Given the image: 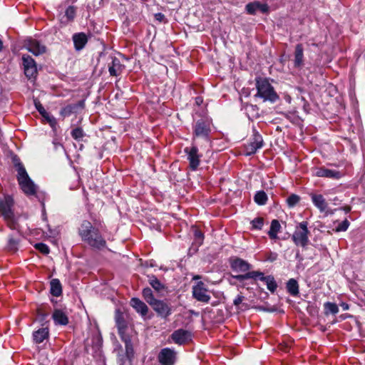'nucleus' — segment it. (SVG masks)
<instances>
[{
    "instance_id": "1",
    "label": "nucleus",
    "mask_w": 365,
    "mask_h": 365,
    "mask_svg": "<svg viewBox=\"0 0 365 365\" xmlns=\"http://www.w3.org/2000/svg\"><path fill=\"white\" fill-rule=\"evenodd\" d=\"M78 235L81 240L96 250L106 247V241L98 227H94L88 220H83L79 228Z\"/></svg>"
},
{
    "instance_id": "2",
    "label": "nucleus",
    "mask_w": 365,
    "mask_h": 365,
    "mask_svg": "<svg viewBox=\"0 0 365 365\" xmlns=\"http://www.w3.org/2000/svg\"><path fill=\"white\" fill-rule=\"evenodd\" d=\"M14 166L17 171V180L22 191L27 195H34L36 193V187L34 182L29 178L24 165L19 158H13Z\"/></svg>"
},
{
    "instance_id": "3",
    "label": "nucleus",
    "mask_w": 365,
    "mask_h": 365,
    "mask_svg": "<svg viewBox=\"0 0 365 365\" xmlns=\"http://www.w3.org/2000/svg\"><path fill=\"white\" fill-rule=\"evenodd\" d=\"M255 86L257 93L255 97L263 99L264 101L275 103L279 99L278 94L274 91V87L269 83L267 78H256Z\"/></svg>"
},
{
    "instance_id": "4",
    "label": "nucleus",
    "mask_w": 365,
    "mask_h": 365,
    "mask_svg": "<svg viewBox=\"0 0 365 365\" xmlns=\"http://www.w3.org/2000/svg\"><path fill=\"white\" fill-rule=\"evenodd\" d=\"M212 120L208 118H201L192 124V142L196 143L197 138H202L208 143L210 140Z\"/></svg>"
},
{
    "instance_id": "5",
    "label": "nucleus",
    "mask_w": 365,
    "mask_h": 365,
    "mask_svg": "<svg viewBox=\"0 0 365 365\" xmlns=\"http://www.w3.org/2000/svg\"><path fill=\"white\" fill-rule=\"evenodd\" d=\"M14 200L11 196L6 195L4 199L0 200V212L8 227L11 230L18 228V223L15 219L12 210Z\"/></svg>"
},
{
    "instance_id": "6",
    "label": "nucleus",
    "mask_w": 365,
    "mask_h": 365,
    "mask_svg": "<svg viewBox=\"0 0 365 365\" xmlns=\"http://www.w3.org/2000/svg\"><path fill=\"white\" fill-rule=\"evenodd\" d=\"M240 282L244 281L248 279H259L265 283L267 288L272 293H274L277 288V284L272 275L264 276V273L259 271H251L247 272L244 274H238L233 277Z\"/></svg>"
},
{
    "instance_id": "7",
    "label": "nucleus",
    "mask_w": 365,
    "mask_h": 365,
    "mask_svg": "<svg viewBox=\"0 0 365 365\" xmlns=\"http://www.w3.org/2000/svg\"><path fill=\"white\" fill-rule=\"evenodd\" d=\"M309 235L310 232L308 229V222L302 221L296 225L292 235V240L297 246L304 248L309 244Z\"/></svg>"
},
{
    "instance_id": "8",
    "label": "nucleus",
    "mask_w": 365,
    "mask_h": 365,
    "mask_svg": "<svg viewBox=\"0 0 365 365\" xmlns=\"http://www.w3.org/2000/svg\"><path fill=\"white\" fill-rule=\"evenodd\" d=\"M252 135L250 137L249 142L245 145L247 155H251L262 148L264 145L262 136L254 128L252 130Z\"/></svg>"
},
{
    "instance_id": "9",
    "label": "nucleus",
    "mask_w": 365,
    "mask_h": 365,
    "mask_svg": "<svg viewBox=\"0 0 365 365\" xmlns=\"http://www.w3.org/2000/svg\"><path fill=\"white\" fill-rule=\"evenodd\" d=\"M184 152L187 155L190 168L192 170H196L200 164L201 158L202 157V155L199 153L196 143L192 142L191 147L185 148Z\"/></svg>"
},
{
    "instance_id": "10",
    "label": "nucleus",
    "mask_w": 365,
    "mask_h": 365,
    "mask_svg": "<svg viewBox=\"0 0 365 365\" xmlns=\"http://www.w3.org/2000/svg\"><path fill=\"white\" fill-rule=\"evenodd\" d=\"M192 297L198 302L208 303L210 296L207 294V289L202 282H198L192 289Z\"/></svg>"
},
{
    "instance_id": "11",
    "label": "nucleus",
    "mask_w": 365,
    "mask_h": 365,
    "mask_svg": "<svg viewBox=\"0 0 365 365\" xmlns=\"http://www.w3.org/2000/svg\"><path fill=\"white\" fill-rule=\"evenodd\" d=\"M22 62L25 76L29 79L36 78L38 72L34 59L29 55H24Z\"/></svg>"
},
{
    "instance_id": "12",
    "label": "nucleus",
    "mask_w": 365,
    "mask_h": 365,
    "mask_svg": "<svg viewBox=\"0 0 365 365\" xmlns=\"http://www.w3.org/2000/svg\"><path fill=\"white\" fill-rule=\"evenodd\" d=\"M158 359L161 365H174L176 352L170 348H163L159 352Z\"/></svg>"
},
{
    "instance_id": "13",
    "label": "nucleus",
    "mask_w": 365,
    "mask_h": 365,
    "mask_svg": "<svg viewBox=\"0 0 365 365\" xmlns=\"http://www.w3.org/2000/svg\"><path fill=\"white\" fill-rule=\"evenodd\" d=\"M24 47L35 56L41 55L46 52V46L38 40L29 38L24 41Z\"/></svg>"
},
{
    "instance_id": "14",
    "label": "nucleus",
    "mask_w": 365,
    "mask_h": 365,
    "mask_svg": "<svg viewBox=\"0 0 365 365\" xmlns=\"http://www.w3.org/2000/svg\"><path fill=\"white\" fill-rule=\"evenodd\" d=\"M150 306L162 318H167L172 313L170 305L163 300L156 299Z\"/></svg>"
},
{
    "instance_id": "15",
    "label": "nucleus",
    "mask_w": 365,
    "mask_h": 365,
    "mask_svg": "<svg viewBox=\"0 0 365 365\" xmlns=\"http://www.w3.org/2000/svg\"><path fill=\"white\" fill-rule=\"evenodd\" d=\"M314 175L319 178L339 180L344 175V174L339 170H330L325 167H320L316 169Z\"/></svg>"
},
{
    "instance_id": "16",
    "label": "nucleus",
    "mask_w": 365,
    "mask_h": 365,
    "mask_svg": "<svg viewBox=\"0 0 365 365\" xmlns=\"http://www.w3.org/2000/svg\"><path fill=\"white\" fill-rule=\"evenodd\" d=\"M170 338L176 344L182 345L191 339V334L189 331L179 329L173 332Z\"/></svg>"
},
{
    "instance_id": "17",
    "label": "nucleus",
    "mask_w": 365,
    "mask_h": 365,
    "mask_svg": "<svg viewBox=\"0 0 365 365\" xmlns=\"http://www.w3.org/2000/svg\"><path fill=\"white\" fill-rule=\"evenodd\" d=\"M115 320L119 336H123L128 335L126 334V330L128 328L127 322L124 318L123 313L121 312L119 309L115 311Z\"/></svg>"
},
{
    "instance_id": "18",
    "label": "nucleus",
    "mask_w": 365,
    "mask_h": 365,
    "mask_svg": "<svg viewBox=\"0 0 365 365\" xmlns=\"http://www.w3.org/2000/svg\"><path fill=\"white\" fill-rule=\"evenodd\" d=\"M268 9V6L266 4L257 1L249 3L245 6L247 13L250 15H255L257 11H260L263 14L267 13Z\"/></svg>"
},
{
    "instance_id": "19",
    "label": "nucleus",
    "mask_w": 365,
    "mask_h": 365,
    "mask_svg": "<svg viewBox=\"0 0 365 365\" xmlns=\"http://www.w3.org/2000/svg\"><path fill=\"white\" fill-rule=\"evenodd\" d=\"M310 197L314 206L317 207L321 212L327 211L328 203L322 195L311 193Z\"/></svg>"
},
{
    "instance_id": "20",
    "label": "nucleus",
    "mask_w": 365,
    "mask_h": 365,
    "mask_svg": "<svg viewBox=\"0 0 365 365\" xmlns=\"http://www.w3.org/2000/svg\"><path fill=\"white\" fill-rule=\"evenodd\" d=\"M74 48L76 51L82 50L88 43V37L83 32L76 33L72 37Z\"/></svg>"
},
{
    "instance_id": "21",
    "label": "nucleus",
    "mask_w": 365,
    "mask_h": 365,
    "mask_svg": "<svg viewBox=\"0 0 365 365\" xmlns=\"http://www.w3.org/2000/svg\"><path fill=\"white\" fill-rule=\"evenodd\" d=\"M125 66L121 64L120 60L114 57L112 58L111 63L108 66V71L112 76H118L121 74Z\"/></svg>"
},
{
    "instance_id": "22",
    "label": "nucleus",
    "mask_w": 365,
    "mask_h": 365,
    "mask_svg": "<svg viewBox=\"0 0 365 365\" xmlns=\"http://www.w3.org/2000/svg\"><path fill=\"white\" fill-rule=\"evenodd\" d=\"M294 65L297 68H301L304 66V48L301 43L295 46Z\"/></svg>"
},
{
    "instance_id": "23",
    "label": "nucleus",
    "mask_w": 365,
    "mask_h": 365,
    "mask_svg": "<svg viewBox=\"0 0 365 365\" xmlns=\"http://www.w3.org/2000/svg\"><path fill=\"white\" fill-rule=\"evenodd\" d=\"M52 319L57 325L66 326L69 322L68 316L61 309H55L52 314Z\"/></svg>"
},
{
    "instance_id": "24",
    "label": "nucleus",
    "mask_w": 365,
    "mask_h": 365,
    "mask_svg": "<svg viewBox=\"0 0 365 365\" xmlns=\"http://www.w3.org/2000/svg\"><path fill=\"white\" fill-rule=\"evenodd\" d=\"M130 305L135 310L140 313L143 317L145 316L148 312V306L138 298L133 297L130 299Z\"/></svg>"
},
{
    "instance_id": "25",
    "label": "nucleus",
    "mask_w": 365,
    "mask_h": 365,
    "mask_svg": "<svg viewBox=\"0 0 365 365\" xmlns=\"http://www.w3.org/2000/svg\"><path fill=\"white\" fill-rule=\"evenodd\" d=\"M231 267L235 271L245 272L250 270V264L242 259L236 258L231 262Z\"/></svg>"
},
{
    "instance_id": "26",
    "label": "nucleus",
    "mask_w": 365,
    "mask_h": 365,
    "mask_svg": "<svg viewBox=\"0 0 365 365\" xmlns=\"http://www.w3.org/2000/svg\"><path fill=\"white\" fill-rule=\"evenodd\" d=\"M49 336V330L48 327H42L34 331L33 339L36 344L42 343Z\"/></svg>"
},
{
    "instance_id": "27",
    "label": "nucleus",
    "mask_w": 365,
    "mask_h": 365,
    "mask_svg": "<svg viewBox=\"0 0 365 365\" xmlns=\"http://www.w3.org/2000/svg\"><path fill=\"white\" fill-rule=\"evenodd\" d=\"M34 105L38 113L53 126L56 123L55 118L46 110L39 101L34 100Z\"/></svg>"
},
{
    "instance_id": "28",
    "label": "nucleus",
    "mask_w": 365,
    "mask_h": 365,
    "mask_svg": "<svg viewBox=\"0 0 365 365\" xmlns=\"http://www.w3.org/2000/svg\"><path fill=\"white\" fill-rule=\"evenodd\" d=\"M20 238L17 235H10L8 239L6 249L11 252H16L19 250Z\"/></svg>"
},
{
    "instance_id": "29",
    "label": "nucleus",
    "mask_w": 365,
    "mask_h": 365,
    "mask_svg": "<svg viewBox=\"0 0 365 365\" xmlns=\"http://www.w3.org/2000/svg\"><path fill=\"white\" fill-rule=\"evenodd\" d=\"M120 339L125 343V354L128 359H131L134 355V350L130 337L128 335L120 336Z\"/></svg>"
},
{
    "instance_id": "30",
    "label": "nucleus",
    "mask_w": 365,
    "mask_h": 365,
    "mask_svg": "<svg viewBox=\"0 0 365 365\" xmlns=\"http://www.w3.org/2000/svg\"><path fill=\"white\" fill-rule=\"evenodd\" d=\"M281 225L277 220H273L271 222L270 229L268 232V235L272 240L278 239L277 234L280 232Z\"/></svg>"
},
{
    "instance_id": "31",
    "label": "nucleus",
    "mask_w": 365,
    "mask_h": 365,
    "mask_svg": "<svg viewBox=\"0 0 365 365\" xmlns=\"http://www.w3.org/2000/svg\"><path fill=\"white\" fill-rule=\"evenodd\" d=\"M50 292L54 297H59L62 294V286L58 279H53L50 282Z\"/></svg>"
},
{
    "instance_id": "32",
    "label": "nucleus",
    "mask_w": 365,
    "mask_h": 365,
    "mask_svg": "<svg viewBox=\"0 0 365 365\" xmlns=\"http://www.w3.org/2000/svg\"><path fill=\"white\" fill-rule=\"evenodd\" d=\"M287 289L290 295L296 297L299 294V284L296 279H290L287 283Z\"/></svg>"
},
{
    "instance_id": "33",
    "label": "nucleus",
    "mask_w": 365,
    "mask_h": 365,
    "mask_svg": "<svg viewBox=\"0 0 365 365\" xmlns=\"http://www.w3.org/2000/svg\"><path fill=\"white\" fill-rule=\"evenodd\" d=\"M148 278L149 284L157 292H160L165 289V285L155 275L148 276Z\"/></svg>"
},
{
    "instance_id": "34",
    "label": "nucleus",
    "mask_w": 365,
    "mask_h": 365,
    "mask_svg": "<svg viewBox=\"0 0 365 365\" xmlns=\"http://www.w3.org/2000/svg\"><path fill=\"white\" fill-rule=\"evenodd\" d=\"M324 314H336L339 312V307L336 304L327 302L324 304Z\"/></svg>"
},
{
    "instance_id": "35",
    "label": "nucleus",
    "mask_w": 365,
    "mask_h": 365,
    "mask_svg": "<svg viewBox=\"0 0 365 365\" xmlns=\"http://www.w3.org/2000/svg\"><path fill=\"white\" fill-rule=\"evenodd\" d=\"M255 202L259 205H264L267 203L268 197L264 191H258L254 197Z\"/></svg>"
},
{
    "instance_id": "36",
    "label": "nucleus",
    "mask_w": 365,
    "mask_h": 365,
    "mask_svg": "<svg viewBox=\"0 0 365 365\" xmlns=\"http://www.w3.org/2000/svg\"><path fill=\"white\" fill-rule=\"evenodd\" d=\"M142 294L144 299L150 305H151L153 302H154L157 299L155 298L152 289L149 287L144 288L143 289Z\"/></svg>"
},
{
    "instance_id": "37",
    "label": "nucleus",
    "mask_w": 365,
    "mask_h": 365,
    "mask_svg": "<svg viewBox=\"0 0 365 365\" xmlns=\"http://www.w3.org/2000/svg\"><path fill=\"white\" fill-rule=\"evenodd\" d=\"M77 107H78L77 104L68 105L61 110L60 113L64 118L69 116L73 113H74L76 111V109L77 108Z\"/></svg>"
},
{
    "instance_id": "38",
    "label": "nucleus",
    "mask_w": 365,
    "mask_h": 365,
    "mask_svg": "<svg viewBox=\"0 0 365 365\" xmlns=\"http://www.w3.org/2000/svg\"><path fill=\"white\" fill-rule=\"evenodd\" d=\"M76 8L73 6H69L65 11V17L66 18V21H73L76 17Z\"/></svg>"
},
{
    "instance_id": "39",
    "label": "nucleus",
    "mask_w": 365,
    "mask_h": 365,
    "mask_svg": "<svg viewBox=\"0 0 365 365\" xmlns=\"http://www.w3.org/2000/svg\"><path fill=\"white\" fill-rule=\"evenodd\" d=\"M71 135L73 139L80 141L85 136V133L81 128L78 127L71 130Z\"/></svg>"
},
{
    "instance_id": "40",
    "label": "nucleus",
    "mask_w": 365,
    "mask_h": 365,
    "mask_svg": "<svg viewBox=\"0 0 365 365\" xmlns=\"http://www.w3.org/2000/svg\"><path fill=\"white\" fill-rule=\"evenodd\" d=\"M252 229L261 230L264 225V219L263 217H258L255 218L251 221Z\"/></svg>"
},
{
    "instance_id": "41",
    "label": "nucleus",
    "mask_w": 365,
    "mask_h": 365,
    "mask_svg": "<svg viewBox=\"0 0 365 365\" xmlns=\"http://www.w3.org/2000/svg\"><path fill=\"white\" fill-rule=\"evenodd\" d=\"M48 317V314L43 312L42 309H38L36 311V320L38 321L42 326L47 322L46 319Z\"/></svg>"
},
{
    "instance_id": "42",
    "label": "nucleus",
    "mask_w": 365,
    "mask_h": 365,
    "mask_svg": "<svg viewBox=\"0 0 365 365\" xmlns=\"http://www.w3.org/2000/svg\"><path fill=\"white\" fill-rule=\"evenodd\" d=\"M300 200V197L295 194L290 195L287 198V203L289 207H294Z\"/></svg>"
},
{
    "instance_id": "43",
    "label": "nucleus",
    "mask_w": 365,
    "mask_h": 365,
    "mask_svg": "<svg viewBox=\"0 0 365 365\" xmlns=\"http://www.w3.org/2000/svg\"><path fill=\"white\" fill-rule=\"evenodd\" d=\"M194 237L195 243H197L198 245H201L204 240L203 233L200 230L195 229Z\"/></svg>"
},
{
    "instance_id": "44",
    "label": "nucleus",
    "mask_w": 365,
    "mask_h": 365,
    "mask_svg": "<svg viewBox=\"0 0 365 365\" xmlns=\"http://www.w3.org/2000/svg\"><path fill=\"white\" fill-rule=\"evenodd\" d=\"M35 248L43 255L49 253V247L44 243L39 242L35 245Z\"/></svg>"
},
{
    "instance_id": "45",
    "label": "nucleus",
    "mask_w": 365,
    "mask_h": 365,
    "mask_svg": "<svg viewBox=\"0 0 365 365\" xmlns=\"http://www.w3.org/2000/svg\"><path fill=\"white\" fill-rule=\"evenodd\" d=\"M349 222L348 220L345 219L344 221H342L335 229V231L339 232H344L347 230V229L349 227Z\"/></svg>"
},
{
    "instance_id": "46",
    "label": "nucleus",
    "mask_w": 365,
    "mask_h": 365,
    "mask_svg": "<svg viewBox=\"0 0 365 365\" xmlns=\"http://www.w3.org/2000/svg\"><path fill=\"white\" fill-rule=\"evenodd\" d=\"M244 299H245L244 296H242L241 294L237 295L233 301L234 305L236 307H238L242 302Z\"/></svg>"
},
{
    "instance_id": "47",
    "label": "nucleus",
    "mask_w": 365,
    "mask_h": 365,
    "mask_svg": "<svg viewBox=\"0 0 365 365\" xmlns=\"http://www.w3.org/2000/svg\"><path fill=\"white\" fill-rule=\"evenodd\" d=\"M155 17L156 20L161 21L165 18V16L161 13H158L155 15Z\"/></svg>"
},
{
    "instance_id": "48",
    "label": "nucleus",
    "mask_w": 365,
    "mask_h": 365,
    "mask_svg": "<svg viewBox=\"0 0 365 365\" xmlns=\"http://www.w3.org/2000/svg\"><path fill=\"white\" fill-rule=\"evenodd\" d=\"M340 305H341V308L343 309V310H347L349 308V304L345 302H342Z\"/></svg>"
},
{
    "instance_id": "49",
    "label": "nucleus",
    "mask_w": 365,
    "mask_h": 365,
    "mask_svg": "<svg viewBox=\"0 0 365 365\" xmlns=\"http://www.w3.org/2000/svg\"><path fill=\"white\" fill-rule=\"evenodd\" d=\"M202 100L201 99V98L198 97V98H196V103L197 105H200V103H202Z\"/></svg>"
},
{
    "instance_id": "50",
    "label": "nucleus",
    "mask_w": 365,
    "mask_h": 365,
    "mask_svg": "<svg viewBox=\"0 0 365 365\" xmlns=\"http://www.w3.org/2000/svg\"><path fill=\"white\" fill-rule=\"evenodd\" d=\"M3 49V41H1V39H0V52L2 51Z\"/></svg>"
},
{
    "instance_id": "51",
    "label": "nucleus",
    "mask_w": 365,
    "mask_h": 365,
    "mask_svg": "<svg viewBox=\"0 0 365 365\" xmlns=\"http://www.w3.org/2000/svg\"><path fill=\"white\" fill-rule=\"evenodd\" d=\"M344 210H345L346 212H350V210H351V207H349V206H348V207H344Z\"/></svg>"
}]
</instances>
